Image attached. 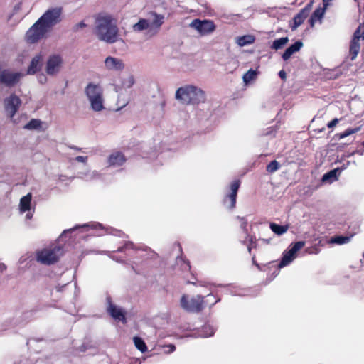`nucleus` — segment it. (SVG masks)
I'll list each match as a JSON object with an SVG mask.
<instances>
[{
	"mask_svg": "<svg viewBox=\"0 0 364 364\" xmlns=\"http://www.w3.org/2000/svg\"><path fill=\"white\" fill-rule=\"evenodd\" d=\"M240 186V181L239 180L232 181L230 184L231 192L227 195L223 200L224 205L230 210L235 207L236 198Z\"/></svg>",
	"mask_w": 364,
	"mask_h": 364,
	"instance_id": "nucleus-14",
	"label": "nucleus"
},
{
	"mask_svg": "<svg viewBox=\"0 0 364 364\" xmlns=\"http://www.w3.org/2000/svg\"><path fill=\"white\" fill-rule=\"evenodd\" d=\"M93 33L100 41L112 44L119 37L117 20L108 13H100L95 17Z\"/></svg>",
	"mask_w": 364,
	"mask_h": 364,
	"instance_id": "nucleus-1",
	"label": "nucleus"
},
{
	"mask_svg": "<svg viewBox=\"0 0 364 364\" xmlns=\"http://www.w3.org/2000/svg\"><path fill=\"white\" fill-rule=\"evenodd\" d=\"M91 109L95 112H100L104 109V100L101 92H86Z\"/></svg>",
	"mask_w": 364,
	"mask_h": 364,
	"instance_id": "nucleus-18",
	"label": "nucleus"
},
{
	"mask_svg": "<svg viewBox=\"0 0 364 364\" xmlns=\"http://www.w3.org/2000/svg\"><path fill=\"white\" fill-rule=\"evenodd\" d=\"M130 97L129 92H119L117 97V105L118 106L116 111H119L124 107L129 101Z\"/></svg>",
	"mask_w": 364,
	"mask_h": 364,
	"instance_id": "nucleus-26",
	"label": "nucleus"
},
{
	"mask_svg": "<svg viewBox=\"0 0 364 364\" xmlns=\"http://www.w3.org/2000/svg\"><path fill=\"white\" fill-rule=\"evenodd\" d=\"M180 304L181 308L188 312L198 313L203 309L204 296L197 295L189 297L183 294L181 298Z\"/></svg>",
	"mask_w": 364,
	"mask_h": 364,
	"instance_id": "nucleus-6",
	"label": "nucleus"
},
{
	"mask_svg": "<svg viewBox=\"0 0 364 364\" xmlns=\"http://www.w3.org/2000/svg\"><path fill=\"white\" fill-rule=\"evenodd\" d=\"M103 66L109 72L120 73L125 69L126 65L122 58L108 55L104 60Z\"/></svg>",
	"mask_w": 364,
	"mask_h": 364,
	"instance_id": "nucleus-11",
	"label": "nucleus"
},
{
	"mask_svg": "<svg viewBox=\"0 0 364 364\" xmlns=\"http://www.w3.org/2000/svg\"><path fill=\"white\" fill-rule=\"evenodd\" d=\"M302 46H303L302 42L296 41V43H294L293 45H291L290 47H289L285 50V52L282 55V58L284 60H287L288 59H289L291 57V55L294 53L299 51L300 49L302 48Z\"/></svg>",
	"mask_w": 364,
	"mask_h": 364,
	"instance_id": "nucleus-24",
	"label": "nucleus"
},
{
	"mask_svg": "<svg viewBox=\"0 0 364 364\" xmlns=\"http://www.w3.org/2000/svg\"><path fill=\"white\" fill-rule=\"evenodd\" d=\"M279 168H280L279 163L276 160H273L267 166V171L269 173H274V172L277 171V170H279Z\"/></svg>",
	"mask_w": 364,
	"mask_h": 364,
	"instance_id": "nucleus-41",
	"label": "nucleus"
},
{
	"mask_svg": "<svg viewBox=\"0 0 364 364\" xmlns=\"http://www.w3.org/2000/svg\"><path fill=\"white\" fill-rule=\"evenodd\" d=\"M252 264H253L254 265H255V266H256V267H257L259 270H262V268H261V267H260V264H259L256 262V260H255V255H253V257H252Z\"/></svg>",
	"mask_w": 364,
	"mask_h": 364,
	"instance_id": "nucleus-51",
	"label": "nucleus"
},
{
	"mask_svg": "<svg viewBox=\"0 0 364 364\" xmlns=\"http://www.w3.org/2000/svg\"><path fill=\"white\" fill-rule=\"evenodd\" d=\"M354 37L361 40H364V23L359 26L354 33Z\"/></svg>",
	"mask_w": 364,
	"mask_h": 364,
	"instance_id": "nucleus-42",
	"label": "nucleus"
},
{
	"mask_svg": "<svg viewBox=\"0 0 364 364\" xmlns=\"http://www.w3.org/2000/svg\"><path fill=\"white\" fill-rule=\"evenodd\" d=\"M21 104L20 98L15 95H11L4 100L5 111L8 116L13 119L16 112Z\"/></svg>",
	"mask_w": 364,
	"mask_h": 364,
	"instance_id": "nucleus-13",
	"label": "nucleus"
},
{
	"mask_svg": "<svg viewBox=\"0 0 364 364\" xmlns=\"http://www.w3.org/2000/svg\"><path fill=\"white\" fill-rule=\"evenodd\" d=\"M247 240L249 241V243L247 245V250H248V252L250 254H251V251H252V244L255 242H254V240H253V237L252 236H250L249 238H247V240L245 239V240L242 241V243L244 244V245L246 244V242H247Z\"/></svg>",
	"mask_w": 364,
	"mask_h": 364,
	"instance_id": "nucleus-46",
	"label": "nucleus"
},
{
	"mask_svg": "<svg viewBox=\"0 0 364 364\" xmlns=\"http://www.w3.org/2000/svg\"><path fill=\"white\" fill-rule=\"evenodd\" d=\"M85 89L86 91H95L101 89V87L98 82H91L87 84Z\"/></svg>",
	"mask_w": 364,
	"mask_h": 364,
	"instance_id": "nucleus-44",
	"label": "nucleus"
},
{
	"mask_svg": "<svg viewBox=\"0 0 364 364\" xmlns=\"http://www.w3.org/2000/svg\"><path fill=\"white\" fill-rule=\"evenodd\" d=\"M237 219H238L241 222L240 228L243 230L244 233L246 235L245 240H247L250 237L247 230V221L244 217L237 216Z\"/></svg>",
	"mask_w": 364,
	"mask_h": 364,
	"instance_id": "nucleus-40",
	"label": "nucleus"
},
{
	"mask_svg": "<svg viewBox=\"0 0 364 364\" xmlns=\"http://www.w3.org/2000/svg\"><path fill=\"white\" fill-rule=\"evenodd\" d=\"M341 172L342 169H340L339 168L332 169L330 171L326 173L322 176L321 181L323 183L328 182L331 183L338 179V176L341 174Z\"/></svg>",
	"mask_w": 364,
	"mask_h": 364,
	"instance_id": "nucleus-23",
	"label": "nucleus"
},
{
	"mask_svg": "<svg viewBox=\"0 0 364 364\" xmlns=\"http://www.w3.org/2000/svg\"><path fill=\"white\" fill-rule=\"evenodd\" d=\"M102 253H105L106 255H107V256L111 258L113 260H115L117 261V262H119V263H123L124 262V259L122 257H116L114 255V252H109V251H107V252H102Z\"/></svg>",
	"mask_w": 364,
	"mask_h": 364,
	"instance_id": "nucleus-43",
	"label": "nucleus"
},
{
	"mask_svg": "<svg viewBox=\"0 0 364 364\" xmlns=\"http://www.w3.org/2000/svg\"><path fill=\"white\" fill-rule=\"evenodd\" d=\"M190 27L201 36H207L215 30V25L210 20L195 19L190 23Z\"/></svg>",
	"mask_w": 364,
	"mask_h": 364,
	"instance_id": "nucleus-10",
	"label": "nucleus"
},
{
	"mask_svg": "<svg viewBox=\"0 0 364 364\" xmlns=\"http://www.w3.org/2000/svg\"><path fill=\"white\" fill-rule=\"evenodd\" d=\"M198 93L203 92H176V99L183 104H195L196 103V97Z\"/></svg>",
	"mask_w": 364,
	"mask_h": 364,
	"instance_id": "nucleus-21",
	"label": "nucleus"
},
{
	"mask_svg": "<svg viewBox=\"0 0 364 364\" xmlns=\"http://www.w3.org/2000/svg\"><path fill=\"white\" fill-rule=\"evenodd\" d=\"M126 161L124 155L119 151L110 154L107 159L108 166L118 167L122 166Z\"/></svg>",
	"mask_w": 364,
	"mask_h": 364,
	"instance_id": "nucleus-20",
	"label": "nucleus"
},
{
	"mask_svg": "<svg viewBox=\"0 0 364 364\" xmlns=\"http://www.w3.org/2000/svg\"><path fill=\"white\" fill-rule=\"evenodd\" d=\"M349 164H350V161H347L346 164H343V165L341 168H340V169H342V171H343V170L346 169V168L348 167V166L349 165Z\"/></svg>",
	"mask_w": 364,
	"mask_h": 364,
	"instance_id": "nucleus-58",
	"label": "nucleus"
},
{
	"mask_svg": "<svg viewBox=\"0 0 364 364\" xmlns=\"http://www.w3.org/2000/svg\"><path fill=\"white\" fill-rule=\"evenodd\" d=\"M87 159V156H78L75 158V160L78 162L86 164Z\"/></svg>",
	"mask_w": 364,
	"mask_h": 364,
	"instance_id": "nucleus-49",
	"label": "nucleus"
},
{
	"mask_svg": "<svg viewBox=\"0 0 364 364\" xmlns=\"http://www.w3.org/2000/svg\"><path fill=\"white\" fill-rule=\"evenodd\" d=\"M89 229L96 230L98 232L96 233L97 236H101L105 234H111L119 237L122 236V232L119 230L114 229L111 227L105 228L102 224L99 223L92 222L82 225H77L73 228L65 230L61 234V237H67L68 234L72 233L77 230H81L83 232L87 231Z\"/></svg>",
	"mask_w": 364,
	"mask_h": 364,
	"instance_id": "nucleus-5",
	"label": "nucleus"
},
{
	"mask_svg": "<svg viewBox=\"0 0 364 364\" xmlns=\"http://www.w3.org/2000/svg\"><path fill=\"white\" fill-rule=\"evenodd\" d=\"M65 286H66V284L63 285V286H58V287H56V290L58 291H62L63 289L65 287Z\"/></svg>",
	"mask_w": 364,
	"mask_h": 364,
	"instance_id": "nucleus-57",
	"label": "nucleus"
},
{
	"mask_svg": "<svg viewBox=\"0 0 364 364\" xmlns=\"http://www.w3.org/2000/svg\"><path fill=\"white\" fill-rule=\"evenodd\" d=\"M325 7H319L315 10V11L313 13L311 17L309 19V23L311 27H314L315 23L318 21L321 22V18H323L325 11Z\"/></svg>",
	"mask_w": 364,
	"mask_h": 364,
	"instance_id": "nucleus-25",
	"label": "nucleus"
},
{
	"mask_svg": "<svg viewBox=\"0 0 364 364\" xmlns=\"http://www.w3.org/2000/svg\"><path fill=\"white\" fill-rule=\"evenodd\" d=\"M42 122L38 119H32L29 122L23 126V129L27 130H43Z\"/></svg>",
	"mask_w": 364,
	"mask_h": 364,
	"instance_id": "nucleus-29",
	"label": "nucleus"
},
{
	"mask_svg": "<svg viewBox=\"0 0 364 364\" xmlns=\"http://www.w3.org/2000/svg\"><path fill=\"white\" fill-rule=\"evenodd\" d=\"M164 348L167 349L165 350L166 353H171L176 350V346L173 344L166 345L164 346Z\"/></svg>",
	"mask_w": 364,
	"mask_h": 364,
	"instance_id": "nucleus-48",
	"label": "nucleus"
},
{
	"mask_svg": "<svg viewBox=\"0 0 364 364\" xmlns=\"http://www.w3.org/2000/svg\"><path fill=\"white\" fill-rule=\"evenodd\" d=\"M360 129V127L349 128V129H346L343 132L337 134L336 136L339 139H341L347 137L353 134L357 133Z\"/></svg>",
	"mask_w": 364,
	"mask_h": 364,
	"instance_id": "nucleus-38",
	"label": "nucleus"
},
{
	"mask_svg": "<svg viewBox=\"0 0 364 364\" xmlns=\"http://www.w3.org/2000/svg\"><path fill=\"white\" fill-rule=\"evenodd\" d=\"M133 341H134L135 347L139 350H140L141 353H144L147 350L146 344L145 343L144 341L141 338H140L139 336H135L133 338Z\"/></svg>",
	"mask_w": 364,
	"mask_h": 364,
	"instance_id": "nucleus-34",
	"label": "nucleus"
},
{
	"mask_svg": "<svg viewBox=\"0 0 364 364\" xmlns=\"http://www.w3.org/2000/svg\"><path fill=\"white\" fill-rule=\"evenodd\" d=\"M32 194L28 193L27 195L23 196L19 203V210L21 213L27 212L26 218L31 220L33 218L34 213V208H31Z\"/></svg>",
	"mask_w": 364,
	"mask_h": 364,
	"instance_id": "nucleus-16",
	"label": "nucleus"
},
{
	"mask_svg": "<svg viewBox=\"0 0 364 364\" xmlns=\"http://www.w3.org/2000/svg\"><path fill=\"white\" fill-rule=\"evenodd\" d=\"M21 75L19 73L12 72L8 70H1L0 68V83L7 86L16 84Z\"/></svg>",
	"mask_w": 364,
	"mask_h": 364,
	"instance_id": "nucleus-15",
	"label": "nucleus"
},
{
	"mask_svg": "<svg viewBox=\"0 0 364 364\" xmlns=\"http://www.w3.org/2000/svg\"><path fill=\"white\" fill-rule=\"evenodd\" d=\"M254 243L252 244V248H257V240L255 237H253Z\"/></svg>",
	"mask_w": 364,
	"mask_h": 364,
	"instance_id": "nucleus-61",
	"label": "nucleus"
},
{
	"mask_svg": "<svg viewBox=\"0 0 364 364\" xmlns=\"http://www.w3.org/2000/svg\"><path fill=\"white\" fill-rule=\"evenodd\" d=\"M6 269V266L4 263H0V272H3Z\"/></svg>",
	"mask_w": 364,
	"mask_h": 364,
	"instance_id": "nucleus-55",
	"label": "nucleus"
},
{
	"mask_svg": "<svg viewBox=\"0 0 364 364\" xmlns=\"http://www.w3.org/2000/svg\"><path fill=\"white\" fill-rule=\"evenodd\" d=\"M270 229L277 235H282L288 230V225H281L274 223H270Z\"/></svg>",
	"mask_w": 364,
	"mask_h": 364,
	"instance_id": "nucleus-30",
	"label": "nucleus"
},
{
	"mask_svg": "<svg viewBox=\"0 0 364 364\" xmlns=\"http://www.w3.org/2000/svg\"><path fill=\"white\" fill-rule=\"evenodd\" d=\"M139 247H136L134 244L132 242L127 241L126 242L123 246L119 247L116 252H126L127 251H129L131 250H140Z\"/></svg>",
	"mask_w": 364,
	"mask_h": 364,
	"instance_id": "nucleus-37",
	"label": "nucleus"
},
{
	"mask_svg": "<svg viewBox=\"0 0 364 364\" xmlns=\"http://www.w3.org/2000/svg\"><path fill=\"white\" fill-rule=\"evenodd\" d=\"M197 87L192 85H186L183 87H179L176 91H196Z\"/></svg>",
	"mask_w": 364,
	"mask_h": 364,
	"instance_id": "nucleus-45",
	"label": "nucleus"
},
{
	"mask_svg": "<svg viewBox=\"0 0 364 364\" xmlns=\"http://www.w3.org/2000/svg\"><path fill=\"white\" fill-rule=\"evenodd\" d=\"M360 39L353 36V38L350 46V54L351 55L352 60H354L357 57V55L360 51Z\"/></svg>",
	"mask_w": 364,
	"mask_h": 364,
	"instance_id": "nucleus-28",
	"label": "nucleus"
},
{
	"mask_svg": "<svg viewBox=\"0 0 364 364\" xmlns=\"http://www.w3.org/2000/svg\"><path fill=\"white\" fill-rule=\"evenodd\" d=\"M63 248L60 245H50L37 250L36 252V261L44 265H52L58 262L63 255Z\"/></svg>",
	"mask_w": 364,
	"mask_h": 364,
	"instance_id": "nucleus-3",
	"label": "nucleus"
},
{
	"mask_svg": "<svg viewBox=\"0 0 364 364\" xmlns=\"http://www.w3.org/2000/svg\"><path fill=\"white\" fill-rule=\"evenodd\" d=\"M279 75L282 79H284L286 77V73L284 70H281L279 73Z\"/></svg>",
	"mask_w": 364,
	"mask_h": 364,
	"instance_id": "nucleus-54",
	"label": "nucleus"
},
{
	"mask_svg": "<svg viewBox=\"0 0 364 364\" xmlns=\"http://www.w3.org/2000/svg\"><path fill=\"white\" fill-rule=\"evenodd\" d=\"M312 6V3H309L301 11L295 16L293 19V22L290 24L291 30H296L299 26H301L304 20L307 18Z\"/></svg>",
	"mask_w": 364,
	"mask_h": 364,
	"instance_id": "nucleus-19",
	"label": "nucleus"
},
{
	"mask_svg": "<svg viewBox=\"0 0 364 364\" xmlns=\"http://www.w3.org/2000/svg\"><path fill=\"white\" fill-rule=\"evenodd\" d=\"M70 148L76 151H81V148H79L76 146H70Z\"/></svg>",
	"mask_w": 364,
	"mask_h": 364,
	"instance_id": "nucleus-60",
	"label": "nucleus"
},
{
	"mask_svg": "<svg viewBox=\"0 0 364 364\" xmlns=\"http://www.w3.org/2000/svg\"><path fill=\"white\" fill-rule=\"evenodd\" d=\"M61 14V8H52L47 10L38 21L50 31L53 26L60 21Z\"/></svg>",
	"mask_w": 364,
	"mask_h": 364,
	"instance_id": "nucleus-8",
	"label": "nucleus"
},
{
	"mask_svg": "<svg viewBox=\"0 0 364 364\" xmlns=\"http://www.w3.org/2000/svg\"><path fill=\"white\" fill-rule=\"evenodd\" d=\"M355 154H358L362 156L364 154V150H355Z\"/></svg>",
	"mask_w": 364,
	"mask_h": 364,
	"instance_id": "nucleus-59",
	"label": "nucleus"
},
{
	"mask_svg": "<svg viewBox=\"0 0 364 364\" xmlns=\"http://www.w3.org/2000/svg\"><path fill=\"white\" fill-rule=\"evenodd\" d=\"M5 327L2 328V330H6L7 328H9L11 324V320H6L5 321Z\"/></svg>",
	"mask_w": 364,
	"mask_h": 364,
	"instance_id": "nucleus-53",
	"label": "nucleus"
},
{
	"mask_svg": "<svg viewBox=\"0 0 364 364\" xmlns=\"http://www.w3.org/2000/svg\"><path fill=\"white\" fill-rule=\"evenodd\" d=\"M220 301V298H218L215 301H214V302L212 304V305H214L215 303H217V302H218V301Z\"/></svg>",
	"mask_w": 364,
	"mask_h": 364,
	"instance_id": "nucleus-63",
	"label": "nucleus"
},
{
	"mask_svg": "<svg viewBox=\"0 0 364 364\" xmlns=\"http://www.w3.org/2000/svg\"><path fill=\"white\" fill-rule=\"evenodd\" d=\"M306 252H308L309 254H315V255H317L320 252V249L316 247V246H314V247H311L310 248H308L306 249Z\"/></svg>",
	"mask_w": 364,
	"mask_h": 364,
	"instance_id": "nucleus-47",
	"label": "nucleus"
},
{
	"mask_svg": "<svg viewBox=\"0 0 364 364\" xmlns=\"http://www.w3.org/2000/svg\"><path fill=\"white\" fill-rule=\"evenodd\" d=\"M354 154H355V151L351 152V153L348 154L346 156L347 157H350V156H353Z\"/></svg>",
	"mask_w": 364,
	"mask_h": 364,
	"instance_id": "nucleus-62",
	"label": "nucleus"
},
{
	"mask_svg": "<svg viewBox=\"0 0 364 364\" xmlns=\"http://www.w3.org/2000/svg\"><path fill=\"white\" fill-rule=\"evenodd\" d=\"M163 15L151 14L147 18H140L139 21L132 26L134 32L145 31L149 36L156 35L164 23Z\"/></svg>",
	"mask_w": 364,
	"mask_h": 364,
	"instance_id": "nucleus-2",
	"label": "nucleus"
},
{
	"mask_svg": "<svg viewBox=\"0 0 364 364\" xmlns=\"http://www.w3.org/2000/svg\"><path fill=\"white\" fill-rule=\"evenodd\" d=\"M44 55L42 53H37L35 55L32 59L29 65H28L26 73L28 75H34L38 72H40L42 69L43 64Z\"/></svg>",
	"mask_w": 364,
	"mask_h": 364,
	"instance_id": "nucleus-17",
	"label": "nucleus"
},
{
	"mask_svg": "<svg viewBox=\"0 0 364 364\" xmlns=\"http://www.w3.org/2000/svg\"><path fill=\"white\" fill-rule=\"evenodd\" d=\"M134 77L132 75H127L122 79V84L118 87L122 90L130 89L134 84Z\"/></svg>",
	"mask_w": 364,
	"mask_h": 364,
	"instance_id": "nucleus-31",
	"label": "nucleus"
},
{
	"mask_svg": "<svg viewBox=\"0 0 364 364\" xmlns=\"http://www.w3.org/2000/svg\"><path fill=\"white\" fill-rule=\"evenodd\" d=\"M215 329L210 324L204 325L200 333V336L203 338L210 337L214 335Z\"/></svg>",
	"mask_w": 364,
	"mask_h": 364,
	"instance_id": "nucleus-32",
	"label": "nucleus"
},
{
	"mask_svg": "<svg viewBox=\"0 0 364 364\" xmlns=\"http://www.w3.org/2000/svg\"><path fill=\"white\" fill-rule=\"evenodd\" d=\"M107 311V313L116 321L126 323L127 319L125 312L123 309L116 305L112 301L110 296L107 295L106 297Z\"/></svg>",
	"mask_w": 364,
	"mask_h": 364,
	"instance_id": "nucleus-12",
	"label": "nucleus"
},
{
	"mask_svg": "<svg viewBox=\"0 0 364 364\" xmlns=\"http://www.w3.org/2000/svg\"><path fill=\"white\" fill-rule=\"evenodd\" d=\"M63 57L59 54L49 55L45 63L46 74L41 73L38 75V82L41 84H46L48 82V77L57 76L61 71L63 66Z\"/></svg>",
	"mask_w": 364,
	"mask_h": 364,
	"instance_id": "nucleus-4",
	"label": "nucleus"
},
{
	"mask_svg": "<svg viewBox=\"0 0 364 364\" xmlns=\"http://www.w3.org/2000/svg\"><path fill=\"white\" fill-rule=\"evenodd\" d=\"M338 119L337 118H335L328 123L327 127L328 128H333L338 124Z\"/></svg>",
	"mask_w": 364,
	"mask_h": 364,
	"instance_id": "nucleus-50",
	"label": "nucleus"
},
{
	"mask_svg": "<svg viewBox=\"0 0 364 364\" xmlns=\"http://www.w3.org/2000/svg\"><path fill=\"white\" fill-rule=\"evenodd\" d=\"M305 245L304 241H299L290 245L289 249L282 254V257L278 264V268L281 269L289 265L296 257V253Z\"/></svg>",
	"mask_w": 364,
	"mask_h": 364,
	"instance_id": "nucleus-9",
	"label": "nucleus"
},
{
	"mask_svg": "<svg viewBox=\"0 0 364 364\" xmlns=\"http://www.w3.org/2000/svg\"><path fill=\"white\" fill-rule=\"evenodd\" d=\"M78 176L80 178H82L85 181H92V180L100 178L101 176V174L95 170H94V171L88 170L87 172H85V173L79 172Z\"/></svg>",
	"mask_w": 364,
	"mask_h": 364,
	"instance_id": "nucleus-27",
	"label": "nucleus"
},
{
	"mask_svg": "<svg viewBox=\"0 0 364 364\" xmlns=\"http://www.w3.org/2000/svg\"><path fill=\"white\" fill-rule=\"evenodd\" d=\"M332 0H323V7L326 8Z\"/></svg>",
	"mask_w": 364,
	"mask_h": 364,
	"instance_id": "nucleus-56",
	"label": "nucleus"
},
{
	"mask_svg": "<svg viewBox=\"0 0 364 364\" xmlns=\"http://www.w3.org/2000/svg\"><path fill=\"white\" fill-rule=\"evenodd\" d=\"M86 26V24L84 21H81L76 25L77 29L82 28Z\"/></svg>",
	"mask_w": 364,
	"mask_h": 364,
	"instance_id": "nucleus-52",
	"label": "nucleus"
},
{
	"mask_svg": "<svg viewBox=\"0 0 364 364\" xmlns=\"http://www.w3.org/2000/svg\"><path fill=\"white\" fill-rule=\"evenodd\" d=\"M353 235L350 236H343V235H338L335 236L331 238L330 242L333 244H337V245H343L348 243Z\"/></svg>",
	"mask_w": 364,
	"mask_h": 364,
	"instance_id": "nucleus-33",
	"label": "nucleus"
},
{
	"mask_svg": "<svg viewBox=\"0 0 364 364\" xmlns=\"http://www.w3.org/2000/svg\"><path fill=\"white\" fill-rule=\"evenodd\" d=\"M235 43L240 47H244L252 45L255 41V37L253 35L248 34L235 38Z\"/></svg>",
	"mask_w": 364,
	"mask_h": 364,
	"instance_id": "nucleus-22",
	"label": "nucleus"
},
{
	"mask_svg": "<svg viewBox=\"0 0 364 364\" xmlns=\"http://www.w3.org/2000/svg\"><path fill=\"white\" fill-rule=\"evenodd\" d=\"M207 296H208V297H210V296L214 297V296H213L212 294H208V295H207Z\"/></svg>",
	"mask_w": 364,
	"mask_h": 364,
	"instance_id": "nucleus-64",
	"label": "nucleus"
},
{
	"mask_svg": "<svg viewBox=\"0 0 364 364\" xmlns=\"http://www.w3.org/2000/svg\"><path fill=\"white\" fill-rule=\"evenodd\" d=\"M50 31L38 20L28 29L26 33V41L34 43L45 38Z\"/></svg>",
	"mask_w": 364,
	"mask_h": 364,
	"instance_id": "nucleus-7",
	"label": "nucleus"
},
{
	"mask_svg": "<svg viewBox=\"0 0 364 364\" xmlns=\"http://www.w3.org/2000/svg\"><path fill=\"white\" fill-rule=\"evenodd\" d=\"M257 76V72L255 70L250 69L243 75V81L245 84L251 83L256 79Z\"/></svg>",
	"mask_w": 364,
	"mask_h": 364,
	"instance_id": "nucleus-35",
	"label": "nucleus"
},
{
	"mask_svg": "<svg viewBox=\"0 0 364 364\" xmlns=\"http://www.w3.org/2000/svg\"><path fill=\"white\" fill-rule=\"evenodd\" d=\"M178 264H180L183 271H189L191 269L190 262L186 260L182 256L178 257L176 259Z\"/></svg>",
	"mask_w": 364,
	"mask_h": 364,
	"instance_id": "nucleus-39",
	"label": "nucleus"
},
{
	"mask_svg": "<svg viewBox=\"0 0 364 364\" xmlns=\"http://www.w3.org/2000/svg\"><path fill=\"white\" fill-rule=\"evenodd\" d=\"M288 41L289 38L287 37L280 38L275 40L271 47L272 49L279 50L283 48L288 43Z\"/></svg>",
	"mask_w": 364,
	"mask_h": 364,
	"instance_id": "nucleus-36",
	"label": "nucleus"
}]
</instances>
